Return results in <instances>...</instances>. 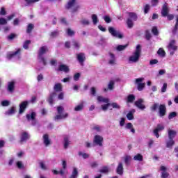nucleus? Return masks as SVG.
<instances>
[{"instance_id": "f257e3e1", "label": "nucleus", "mask_w": 178, "mask_h": 178, "mask_svg": "<svg viewBox=\"0 0 178 178\" xmlns=\"http://www.w3.org/2000/svg\"><path fill=\"white\" fill-rule=\"evenodd\" d=\"M48 51H49V49L47 46H42L39 48L38 59L39 60V63H42L44 66L47 65V58H45V56H44V55H45V54H47Z\"/></svg>"}, {"instance_id": "f03ea898", "label": "nucleus", "mask_w": 178, "mask_h": 178, "mask_svg": "<svg viewBox=\"0 0 178 178\" xmlns=\"http://www.w3.org/2000/svg\"><path fill=\"white\" fill-rule=\"evenodd\" d=\"M140 56H141V46L138 44L135 52L129 58V63H137L140 60Z\"/></svg>"}, {"instance_id": "7ed1b4c3", "label": "nucleus", "mask_w": 178, "mask_h": 178, "mask_svg": "<svg viewBox=\"0 0 178 178\" xmlns=\"http://www.w3.org/2000/svg\"><path fill=\"white\" fill-rule=\"evenodd\" d=\"M63 111H65V108L63 106H58L57 107V112L58 115H56L54 118V120L56 122H59V120H62L63 119H66L69 116V114L67 113H63Z\"/></svg>"}, {"instance_id": "20e7f679", "label": "nucleus", "mask_w": 178, "mask_h": 178, "mask_svg": "<svg viewBox=\"0 0 178 178\" xmlns=\"http://www.w3.org/2000/svg\"><path fill=\"white\" fill-rule=\"evenodd\" d=\"M129 17L127 20V24L129 29L133 28V26H134V22H136L137 20V14L135 13H129Z\"/></svg>"}, {"instance_id": "39448f33", "label": "nucleus", "mask_w": 178, "mask_h": 178, "mask_svg": "<svg viewBox=\"0 0 178 178\" xmlns=\"http://www.w3.org/2000/svg\"><path fill=\"white\" fill-rule=\"evenodd\" d=\"M66 8L70 9L71 12L74 13L79 10L80 6L76 3V0H70L66 6Z\"/></svg>"}, {"instance_id": "423d86ee", "label": "nucleus", "mask_w": 178, "mask_h": 178, "mask_svg": "<svg viewBox=\"0 0 178 178\" xmlns=\"http://www.w3.org/2000/svg\"><path fill=\"white\" fill-rule=\"evenodd\" d=\"M22 49H18L17 51H10L9 53H8L7 54V58L10 60V59H17L19 60L20 59V52H21Z\"/></svg>"}, {"instance_id": "0eeeda50", "label": "nucleus", "mask_w": 178, "mask_h": 178, "mask_svg": "<svg viewBox=\"0 0 178 178\" xmlns=\"http://www.w3.org/2000/svg\"><path fill=\"white\" fill-rule=\"evenodd\" d=\"M168 49L171 56L175 55V52L177 50V46H176V41L175 40L170 41Z\"/></svg>"}, {"instance_id": "6e6552de", "label": "nucleus", "mask_w": 178, "mask_h": 178, "mask_svg": "<svg viewBox=\"0 0 178 178\" xmlns=\"http://www.w3.org/2000/svg\"><path fill=\"white\" fill-rule=\"evenodd\" d=\"M35 116H37V114L34 111H31L26 115V119L28 122H31L32 126H35V123H37Z\"/></svg>"}, {"instance_id": "1a4fd4ad", "label": "nucleus", "mask_w": 178, "mask_h": 178, "mask_svg": "<svg viewBox=\"0 0 178 178\" xmlns=\"http://www.w3.org/2000/svg\"><path fill=\"white\" fill-rule=\"evenodd\" d=\"M93 145L102 147L104 145V138L99 135H95L93 139Z\"/></svg>"}, {"instance_id": "9d476101", "label": "nucleus", "mask_w": 178, "mask_h": 178, "mask_svg": "<svg viewBox=\"0 0 178 178\" xmlns=\"http://www.w3.org/2000/svg\"><path fill=\"white\" fill-rule=\"evenodd\" d=\"M108 32L113 37H115L116 38H123V35L120 33L119 31H116L113 27H108Z\"/></svg>"}, {"instance_id": "9b49d317", "label": "nucleus", "mask_w": 178, "mask_h": 178, "mask_svg": "<svg viewBox=\"0 0 178 178\" xmlns=\"http://www.w3.org/2000/svg\"><path fill=\"white\" fill-rule=\"evenodd\" d=\"M62 165H63V168L60 169L59 171L56 170H53V173L54 175H60V176H63V175H65V170H66V168L67 166L66 161H63Z\"/></svg>"}, {"instance_id": "f8f14e48", "label": "nucleus", "mask_w": 178, "mask_h": 178, "mask_svg": "<svg viewBox=\"0 0 178 178\" xmlns=\"http://www.w3.org/2000/svg\"><path fill=\"white\" fill-rule=\"evenodd\" d=\"M143 80H145L144 78H138L136 79V84L138 85V91H143L144 87H145V83H143Z\"/></svg>"}, {"instance_id": "ddd939ff", "label": "nucleus", "mask_w": 178, "mask_h": 178, "mask_svg": "<svg viewBox=\"0 0 178 178\" xmlns=\"http://www.w3.org/2000/svg\"><path fill=\"white\" fill-rule=\"evenodd\" d=\"M165 130V126L163 124H159L157 127L154 129L153 133L156 138H159V131Z\"/></svg>"}, {"instance_id": "4468645a", "label": "nucleus", "mask_w": 178, "mask_h": 178, "mask_svg": "<svg viewBox=\"0 0 178 178\" xmlns=\"http://www.w3.org/2000/svg\"><path fill=\"white\" fill-rule=\"evenodd\" d=\"M29 102L24 101L19 104V115H22V113H24L27 106H29Z\"/></svg>"}, {"instance_id": "2eb2a0df", "label": "nucleus", "mask_w": 178, "mask_h": 178, "mask_svg": "<svg viewBox=\"0 0 178 178\" xmlns=\"http://www.w3.org/2000/svg\"><path fill=\"white\" fill-rule=\"evenodd\" d=\"M143 104H144V99H139L135 102L136 106H137V108L141 111H144V109H145V105Z\"/></svg>"}, {"instance_id": "dca6fc26", "label": "nucleus", "mask_w": 178, "mask_h": 178, "mask_svg": "<svg viewBox=\"0 0 178 178\" xmlns=\"http://www.w3.org/2000/svg\"><path fill=\"white\" fill-rule=\"evenodd\" d=\"M160 170H161V178H168L170 175L169 172H167L168 168L165 166L161 165L160 167Z\"/></svg>"}, {"instance_id": "f3484780", "label": "nucleus", "mask_w": 178, "mask_h": 178, "mask_svg": "<svg viewBox=\"0 0 178 178\" xmlns=\"http://www.w3.org/2000/svg\"><path fill=\"white\" fill-rule=\"evenodd\" d=\"M159 113L161 118L165 116V115H166V106L164 104H161L159 106Z\"/></svg>"}, {"instance_id": "a211bd4d", "label": "nucleus", "mask_w": 178, "mask_h": 178, "mask_svg": "<svg viewBox=\"0 0 178 178\" xmlns=\"http://www.w3.org/2000/svg\"><path fill=\"white\" fill-rule=\"evenodd\" d=\"M108 64L111 66H115V65H116V57L115 56V54L112 53H109Z\"/></svg>"}, {"instance_id": "6ab92c4d", "label": "nucleus", "mask_w": 178, "mask_h": 178, "mask_svg": "<svg viewBox=\"0 0 178 178\" xmlns=\"http://www.w3.org/2000/svg\"><path fill=\"white\" fill-rule=\"evenodd\" d=\"M76 58L79 63L83 65V63H84V60H86V54L83 53H79L76 55Z\"/></svg>"}, {"instance_id": "aec40b11", "label": "nucleus", "mask_w": 178, "mask_h": 178, "mask_svg": "<svg viewBox=\"0 0 178 178\" xmlns=\"http://www.w3.org/2000/svg\"><path fill=\"white\" fill-rule=\"evenodd\" d=\"M30 139V134L27 132H22L21 134V143H26L27 140Z\"/></svg>"}, {"instance_id": "412c9836", "label": "nucleus", "mask_w": 178, "mask_h": 178, "mask_svg": "<svg viewBox=\"0 0 178 178\" xmlns=\"http://www.w3.org/2000/svg\"><path fill=\"white\" fill-rule=\"evenodd\" d=\"M58 70L59 72H64V73H69L70 70L67 65L62 64L58 66Z\"/></svg>"}, {"instance_id": "4be33fe9", "label": "nucleus", "mask_w": 178, "mask_h": 178, "mask_svg": "<svg viewBox=\"0 0 178 178\" xmlns=\"http://www.w3.org/2000/svg\"><path fill=\"white\" fill-rule=\"evenodd\" d=\"M168 138L173 140L177 134V132L175 130L168 129Z\"/></svg>"}, {"instance_id": "5701e85b", "label": "nucleus", "mask_w": 178, "mask_h": 178, "mask_svg": "<svg viewBox=\"0 0 178 178\" xmlns=\"http://www.w3.org/2000/svg\"><path fill=\"white\" fill-rule=\"evenodd\" d=\"M16 113V107L13 106L7 111L5 112L6 116H12V115H15Z\"/></svg>"}, {"instance_id": "b1692460", "label": "nucleus", "mask_w": 178, "mask_h": 178, "mask_svg": "<svg viewBox=\"0 0 178 178\" xmlns=\"http://www.w3.org/2000/svg\"><path fill=\"white\" fill-rule=\"evenodd\" d=\"M84 109V102H81L79 104L76 106L74 108L75 112H81Z\"/></svg>"}, {"instance_id": "393cba45", "label": "nucleus", "mask_w": 178, "mask_h": 178, "mask_svg": "<svg viewBox=\"0 0 178 178\" xmlns=\"http://www.w3.org/2000/svg\"><path fill=\"white\" fill-rule=\"evenodd\" d=\"M116 172L118 175L122 176L123 175V163L122 162L118 163V165L116 168Z\"/></svg>"}, {"instance_id": "a878e982", "label": "nucleus", "mask_w": 178, "mask_h": 178, "mask_svg": "<svg viewBox=\"0 0 178 178\" xmlns=\"http://www.w3.org/2000/svg\"><path fill=\"white\" fill-rule=\"evenodd\" d=\"M168 13H169V8H168V6H166V4H164L161 10V15L163 17H166V16H168Z\"/></svg>"}, {"instance_id": "bb28decb", "label": "nucleus", "mask_w": 178, "mask_h": 178, "mask_svg": "<svg viewBox=\"0 0 178 178\" xmlns=\"http://www.w3.org/2000/svg\"><path fill=\"white\" fill-rule=\"evenodd\" d=\"M43 143L45 147H48V145L51 144V140H49V136H48V134H44L43 136Z\"/></svg>"}, {"instance_id": "cd10ccee", "label": "nucleus", "mask_w": 178, "mask_h": 178, "mask_svg": "<svg viewBox=\"0 0 178 178\" xmlns=\"http://www.w3.org/2000/svg\"><path fill=\"white\" fill-rule=\"evenodd\" d=\"M55 97H56V92H54L53 93H51L49 95V98L47 99V101L50 105L54 104V101L55 99Z\"/></svg>"}, {"instance_id": "c85d7f7f", "label": "nucleus", "mask_w": 178, "mask_h": 178, "mask_svg": "<svg viewBox=\"0 0 178 178\" xmlns=\"http://www.w3.org/2000/svg\"><path fill=\"white\" fill-rule=\"evenodd\" d=\"M136 113V110L132 109L131 111H129L127 114V118L128 119V120H133V119H134V113Z\"/></svg>"}, {"instance_id": "c756f323", "label": "nucleus", "mask_w": 178, "mask_h": 178, "mask_svg": "<svg viewBox=\"0 0 178 178\" xmlns=\"http://www.w3.org/2000/svg\"><path fill=\"white\" fill-rule=\"evenodd\" d=\"M97 101H98V102H103L104 104L109 103V99H108L106 97H104L102 96H98Z\"/></svg>"}, {"instance_id": "7c9ffc66", "label": "nucleus", "mask_w": 178, "mask_h": 178, "mask_svg": "<svg viewBox=\"0 0 178 178\" xmlns=\"http://www.w3.org/2000/svg\"><path fill=\"white\" fill-rule=\"evenodd\" d=\"M14 90H15V82L13 81L8 82V91L9 92H13Z\"/></svg>"}, {"instance_id": "2f4dec72", "label": "nucleus", "mask_w": 178, "mask_h": 178, "mask_svg": "<svg viewBox=\"0 0 178 178\" xmlns=\"http://www.w3.org/2000/svg\"><path fill=\"white\" fill-rule=\"evenodd\" d=\"M77 176H79V171L77 170V168L75 167L73 168L72 173L70 178H77Z\"/></svg>"}, {"instance_id": "473e14b6", "label": "nucleus", "mask_w": 178, "mask_h": 178, "mask_svg": "<svg viewBox=\"0 0 178 178\" xmlns=\"http://www.w3.org/2000/svg\"><path fill=\"white\" fill-rule=\"evenodd\" d=\"M175 145V140L173 139H169L166 141V147L167 148H172Z\"/></svg>"}, {"instance_id": "72a5a7b5", "label": "nucleus", "mask_w": 178, "mask_h": 178, "mask_svg": "<svg viewBox=\"0 0 178 178\" xmlns=\"http://www.w3.org/2000/svg\"><path fill=\"white\" fill-rule=\"evenodd\" d=\"M70 145V141L69 140V137L65 136L64 138V148H65V149H67V148L69 147Z\"/></svg>"}, {"instance_id": "f704fd0d", "label": "nucleus", "mask_w": 178, "mask_h": 178, "mask_svg": "<svg viewBox=\"0 0 178 178\" xmlns=\"http://www.w3.org/2000/svg\"><path fill=\"white\" fill-rule=\"evenodd\" d=\"M92 17V22L93 23V24H95V26L99 22V20L98 19V16H97V15L93 14L91 16Z\"/></svg>"}, {"instance_id": "c9c22d12", "label": "nucleus", "mask_w": 178, "mask_h": 178, "mask_svg": "<svg viewBox=\"0 0 178 178\" xmlns=\"http://www.w3.org/2000/svg\"><path fill=\"white\" fill-rule=\"evenodd\" d=\"M143 159V155L141 154H137L134 156V161H139V162H141Z\"/></svg>"}, {"instance_id": "e433bc0d", "label": "nucleus", "mask_w": 178, "mask_h": 178, "mask_svg": "<svg viewBox=\"0 0 178 178\" xmlns=\"http://www.w3.org/2000/svg\"><path fill=\"white\" fill-rule=\"evenodd\" d=\"M66 33L67 35H69V37H72V36L74 35L76 32H74V31H73L72 29L68 28L66 30Z\"/></svg>"}, {"instance_id": "4c0bfd02", "label": "nucleus", "mask_w": 178, "mask_h": 178, "mask_svg": "<svg viewBox=\"0 0 178 178\" xmlns=\"http://www.w3.org/2000/svg\"><path fill=\"white\" fill-rule=\"evenodd\" d=\"M134 99H136V96L134 95H129L127 98V102L131 103L134 101Z\"/></svg>"}, {"instance_id": "58836bf2", "label": "nucleus", "mask_w": 178, "mask_h": 178, "mask_svg": "<svg viewBox=\"0 0 178 178\" xmlns=\"http://www.w3.org/2000/svg\"><path fill=\"white\" fill-rule=\"evenodd\" d=\"M159 104L158 103H154L151 107H150V110L152 111V112H155V111H156L158 109V108H159Z\"/></svg>"}, {"instance_id": "ea45409f", "label": "nucleus", "mask_w": 178, "mask_h": 178, "mask_svg": "<svg viewBox=\"0 0 178 178\" xmlns=\"http://www.w3.org/2000/svg\"><path fill=\"white\" fill-rule=\"evenodd\" d=\"M81 24H83V26H88L90 24V20L83 18L80 21Z\"/></svg>"}, {"instance_id": "a19ab883", "label": "nucleus", "mask_w": 178, "mask_h": 178, "mask_svg": "<svg viewBox=\"0 0 178 178\" xmlns=\"http://www.w3.org/2000/svg\"><path fill=\"white\" fill-rule=\"evenodd\" d=\"M115 86V81H110L108 84V90H110L111 91L113 90V87Z\"/></svg>"}, {"instance_id": "79ce46f5", "label": "nucleus", "mask_w": 178, "mask_h": 178, "mask_svg": "<svg viewBox=\"0 0 178 178\" xmlns=\"http://www.w3.org/2000/svg\"><path fill=\"white\" fill-rule=\"evenodd\" d=\"M131 161V156H126L124 157V163L127 165H130V161Z\"/></svg>"}, {"instance_id": "37998d69", "label": "nucleus", "mask_w": 178, "mask_h": 178, "mask_svg": "<svg viewBox=\"0 0 178 178\" xmlns=\"http://www.w3.org/2000/svg\"><path fill=\"white\" fill-rule=\"evenodd\" d=\"M72 45L75 49H79V48H80V43L76 40L72 41Z\"/></svg>"}, {"instance_id": "c03bdc74", "label": "nucleus", "mask_w": 178, "mask_h": 178, "mask_svg": "<svg viewBox=\"0 0 178 178\" xmlns=\"http://www.w3.org/2000/svg\"><path fill=\"white\" fill-rule=\"evenodd\" d=\"M55 91H62V84L60 83H56L54 86Z\"/></svg>"}, {"instance_id": "a18cd8bd", "label": "nucleus", "mask_w": 178, "mask_h": 178, "mask_svg": "<svg viewBox=\"0 0 178 178\" xmlns=\"http://www.w3.org/2000/svg\"><path fill=\"white\" fill-rule=\"evenodd\" d=\"M158 55H159L160 56H165V55H166V53L165 52V50H163V49L160 48L158 51H157Z\"/></svg>"}, {"instance_id": "49530a36", "label": "nucleus", "mask_w": 178, "mask_h": 178, "mask_svg": "<svg viewBox=\"0 0 178 178\" xmlns=\"http://www.w3.org/2000/svg\"><path fill=\"white\" fill-rule=\"evenodd\" d=\"M93 130H95V131H97L98 133H101V131L103 130V128L99 125H96L93 127Z\"/></svg>"}, {"instance_id": "de8ad7c7", "label": "nucleus", "mask_w": 178, "mask_h": 178, "mask_svg": "<svg viewBox=\"0 0 178 178\" xmlns=\"http://www.w3.org/2000/svg\"><path fill=\"white\" fill-rule=\"evenodd\" d=\"M33 29H34V24H29L28 25L27 29H26V33H30L33 31Z\"/></svg>"}, {"instance_id": "09e8293b", "label": "nucleus", "mask_w": 178, "mask_h": 178, "mask_svg": "<svg viewBox=\"0 0 178 178\" xmlns=\"http://www.w3.org/2000/svg\"><path fill=\"white\" fill-rule=\"evenodd\" d=\"M30 44H31V40H26L23 44V48L24 49H29V45H30Z\"/></svg>"}, {"instance_id": "8fccbe9b", "label": "nucleus", "mask_w": 178, "mask_h": 178, "mask_svg": "<svg viewBox=\"0 0 178 178\" xmlns=\"http://www.w3.org/2000/svg\"><path fill=\"white\" fill-rule=\"evenodd\" d=\"M5 24H8V20L3 17H0V26H5Z\"/></svg>"}, {"instance_id": "3c124183", "label": "nucleus", "mask_w": 178, "mask_h": 178, "mask_svg": "<svg viewBox=\"0 0 178 178\" xmlns=\"http://www.w3.org/2000/svg\"><path fill=\"white\" fill-rule=\"evenodd\" d=\"M79 155L80 156H83V159H87V158L90 157V154H87V153H83L81 152H79Z\"/></svg>"}, {"instance_id": "603ef678", "label": "nucleus", "mask_w": 178, "mask_h": 178, "mask_svg": "<svg viewBox=\"0 0 178 178\" xmlns=\"http://www.w3.org/2000/svg\"><path fill=\"white\" fill-rule=\"evenodd\" d=\"M127 48V44L125 45H118L116 48L117 51H124V49H126Z\"/></svg>"}, {"instance_id": "864d4df0", "label": "nucleus", "mask_w": 178, "mask_h": 178, "mask_svg": "<svg viewBox=\"0 0 178 178\" xmlns=\"http://www.w3.org/2000/svg\"><path fill=\"white\" fill-rule=\"evenodd\" d=\"M111 106V103H106V104L102 105V111H108V108Z\"/></svg>"}, {"instance_id": "5fc2aeb1", "label": "nucleus", "mask_w": 178, "mask_h": 178, "mask_svg": "<svg viewBox=\"0 0 178 178\" xmlns=\"http://www.w3.org/2000/svg\"><path fill=\"white\" fill-rule=\"evenodd\" d=\"M1 104L2 106H9V105H10V102L8 100H3Z\"/></svg>"}, {"instance_id": "6e6d98bb", "label": "nucleus", "mask_w": 178, "mask_h": 178, "mask_svg": "<svg viewBox=\"0 0 178 178\" xmlns=\"http://www.w3.org/2000/svg\"><path fill=\"white\" fill-rule=\"evenodd\" d=\"M177 116V113L172 112L168 115V119H173V118H176Z\"/></svg>"}, {"instance_id": "4d7b16f0", "label": "nucleus", "mask_w": 178, "mask_h": 178, "mask_svg": "<svg viewBox=\"0 0 178 178\" xmlns=\"http://www.w3.org/2000/svg\"><path fill=\"white\" fill-rule=\"evenodd\" d=\"M17 166L18 169H24V165L22 161H17Z\"/></svg>"}, {"instance_id": "13d9d810", "label": "nucleus", "mask_w": 178, "mask_h": 178, "mask_svg": "<svg viewBox=\"0 0 178 178\" xmlns=\"http://www.w3.org/2000/svg\"><path fill=\"white\" fill-rule=\"evenodd\" d=\"M24 1H26V5H31V3L39 2L40 0H24Z\"/></svg>"}, {"instance_id": "bf43d9fd", "label": "nucleus", "mask_w": 178, "mask_h": 178, "mask_svg": "<svg viewBox=\"0 0 178 178\" xmlns=\"http://www.w3.org/2000/svg\"><path fill=\"white\" fill-rule=\"evenodd\" d=\"M167 88H168V83H164L161 88V92H166Z\"/></svg>"}, {"instance_id": "052dcab7", "label": "nucleus", "mask_w": 178, "mask_h": 178, "mask_svg": "<svg viewBox=\"0 0 178 178\" xmlns=\"http://www.w3.org/2000/svg\"><path fill=\"white\" fill-rule=\"evenodd\" d=\"M101 173H108L109 168L108 167H104L100 170Z\"/></svg>"}, {"instance_id": "680f3d73", "label": "nucleus", "mask_w": 178, "mask_h": 178, "mask_svg": "<svg viewBox=\"0 0 178 178\" xmlns=\"http://www.w3.org/2000/svg\"><path fill=\"white\" fill-rule=\"evenodd\" d=\"M90 94H91V95H93V97H95V95L97 94V90L95 89V88H94V87L91 88Z\"/></svg>"}, {"instance_id": "e2e57ef3", "label": "nucleus", "mask_w": 178, "mask_h": 178, "mask_svg": "<svg viewBox=\"0 0 178 178\" xmlns=\"http://www.w3.org/2000/svg\"><path fill=\"white\" fill-rule=\"evenodd\" d=\"M111 106L115 109H120V106L118 104V103H112L111 104Z\"/></svg>"}, {"instance_id": "0e129e2a", "label": "nucleus", "mask_w": 178, "mask_h": 178, "mask_svg": "<svg viewBox=\"0 0 178 178\" xmlns=\"http://www.w3.org/2000/svg\"><path fill=\"white\" fill-rule=\"evenodd\" d=\"M152 33H153L154 35H158V29L156 28V26H154L152 29Z\"/></svg>"}, {"instance_id": "69168bd1", "label": "nucleus", "mask_w": 178, "mask_h": 178, "mask_svg": "<svg viewBox=\"0 0 178 178\" xmlns=\"http://www.w3.org/2000/svg\"><path fill=\"white\" fill-rule=\"evenodd\" d=\"M5 15H6V10H5V8L2 7L0 10V15L5 16Z\"/></svg>"}, {"instance_id": "338daca9", "label": "nucleus", "mask_w": 178, "mask_h": 178, "mask_svg": "<svg viewBox=\"0 0 178 178\" xmlns=\"http://www.w3.org/2000/svg\"><path fill=\"white\" fill-rule=\"evenodd\" d=\"M177 27H178V17L177 18V22H176L175 26L172 30L173 34H176V31H177Z\"/></svg>"}, {"instance_id": "774afa93", "label": "nucleus", "mask_w": 178, "mask_h": 178, "mask_svg": "<svg viewBox=\"0 0 178 178\" xmlns=\"http://www.w3.org/2000/svg\"><path fill=\"white\" fill-rule=\"evenodd\" d=\"M149 9H150L149 5L146 4L144 7L145 13H148V12L149 11Z\"/></svg>"}]
</instances>
